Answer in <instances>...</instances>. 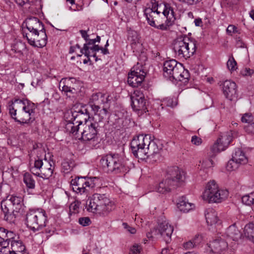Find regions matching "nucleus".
<instances>
[{"label": "nucleus", "mask_w": 254, "mask_h": 254, "mask_svg": "<svg viewBox=\"0 0 254 254\" xmlns=\"http://www.w3.org/2000/svg\"><path fill=\"white\" fill-rule=\"evenodd\" d=\"M74 162L71 160L65 159L62 163V171L64 174H67L73 169Z\"/></svg>", "instance_id": "obj_39"}, {"label": "nucleus", "mask_w": 254, "mask_h": 254, "mask_svg": "<svg viewBox=\"0 0 254 254\" xmlns=\"http://www.w3.org/2000/svg\"><path fill=\"white\" fill-rule=\"evenodd\" d=\"M175 182H172L171 180L165 177L159 184L156 187V190L162 194H166L171 192L175 190L178 186L175 184Z\"/></svg>", "instance_id": "obj_24"}, {"label": "nucleus", "mask_w": 254, "mask_h": 254, "mask_svg": "<svg viewBox=\"0 0 254 254\" xmlns=\"http://www.w3.org/2000/svg\"><path fill=\"white\" fill-rule=\"evenodd\" d=\"M147 138L148 140L146 144L145 159L151 157L155 161H156L155 157L156 156L157 159H159L161 156L160 153L162 148H159L156 142L151 139L150 135L147 134Z\"/></svg>", "instance_id": "obj_19"}, {"label": "nucleus", "mask_w": 254, "mask_h": 254, "mask_svg": "<svg viewBox=\"0 0 254 254\" xmlns=\"http://www.w3.org/2000/svg\"><path fill=\"white\" fill-rule=\"evenodd\" d=\"M254 73V70L250 68H246L241 71V73L244 76L251 75Z\"/></svg>", "instance_id": "obj_62"}, {"label": "nucleus", "mask_w": 254, "mask_h": 254, "mask_svg": "<svg viewBox=\"0 0 254 254\" xmlns=\"http://www.w3.org/2000/svg\"><path fill=\"white\" fill-rule=\"evenodd\" d=\"M227 190H220L217 184L214 180L209 182L206 186L202 198L208 202H220L228 195Z\"/></svg>", "instance_id": "obj_12"}, {"label": "nucleus", "mask_w": 254, "mask_h": 254, "mask_svg": "<svg viewBox=\"0 0 254 254\" xmlns=\"http://www.w3.org/2000/svg\"><path fill=\"white\" fill-rule=\"evenodd\" d=\"M191 141L192 144L196 145H199L201 143L202 139L196 135H193L191 137Z\"/></svg>", "instance_id": "obj_56"}, {"label": "nucleus", "mask_w": 254, "mask_h": 254, "mask_svg": "<svg viewBox=\"0 0 254 254\" xmlns=\"http://www.w3.org/2000/svg\"><path fill=\"white\" fill-rule=\"evenodd\" d=\"M144 14L150 26L162 30H167L176 19L175 8L167 2L163 3V7L157 4L156 8L155 6L145 8Z\"/></svg>", "instance_id": "obj_1"}, {"label": "nucleus", "mask_w": 254, "mask_h": 254, "mask_svg": "<svg viewBox=\"0 0 254 254\" xmlns=\"http://www.w3.org/2000/svg\"><path fill=\"white\" fill-rule=\"evenodd\" d=\"M227 66L231 72L236 70L238 68L237 63L232 55L229 56L227 62Z\"/></svg>", "instance_id": "obj_41"}, {"label": "nucleus", "mask_w": 254, "mask_h": 254, "mask_svg": "<svg viewBox=\"0 0 254 254\" xmlns=\"http://www.w3.org/2000/svg\"><path fill=\"white\" fill-rule=\"evenodd\" d=\"M242 201L244 204L249 206L254 204V202L253 200V198L252 197H251L250 193L245 195L243 196H242Z\"/></svg>", "instance_id": "obj_49"}, {"label": "nucleus", "mask_w": 254, "mask_h": 254, "mask_svg": "<svg viewBox=\"0 0 254 254\" xmlns=\"http://www.w3.org/2000/svg\"><path fill=\"white\" fill-rule=\"evenodd\" d=\"M245 130L249 134H254V122L248 124L244 127Z\"/></svg>", "instance_id": "obj_54"}, {"label": "nucleus", "mask_w": 254, "mask_h": 254, "mask_svg": "<svg viewBox=\"0 0 254 254\" xmlns=\"http://www.w3.org/2000/svg\"><path fill=\"white\" fill-rule=\"evenodd\" d=\"M141 250V245L135 244L130 247L129 254H140Z\"/></svg>", "instance_id": "obj_48"}, {"label": "nucleus", "mask_w": 254, "mask_h": 254, "mask_svg": "<svg viewBox=\"0 0 254 254\" xmlns=\"http://www.w3.org/2000/svg\"><path fill=\"white\" fill-rule=\"evenodd\" d=\"M23 181L27 189H34L35 188V181L30 173H26L24 174Z\"/></svg>", "instance_id": "obj_34"}, {"label": "nucleus", "mask_w": 254, "mask_h": 254, "mask_svg": "<svg viewBox=\"0 0 254 254\" xmlns=\"http://www.w3.org/2000/svg\"><path fill=\"white\" fill-rule=\"evenodd\" d=\"M104 125V117H100V115H95L92 120L83 125L81 138L91 148L99 147L100 139L98 134Z\"/></svg>", "instance_id": "obj_4"}, {"label": "nucleus", "mask_w": 254, "mask_h": 254, "mask_svg": "<svg viewBox=\"0 0 254 254\" xmlns=\"http://www.w3.org/2000/svg\"><path fill=\"white\" fill-rule=\"evenodd\" d=\"M222 91L225 97L231 101L237 97V85L231 80H226L223 82Z\"/></svg>", "instance_id": "obj_21"}, {"label": "nucleus", "mask_w": 254, "mask_h": 254, "mask_svg": "<svg viewBox=\"0 0 254 254\" xmlns=\"http://www.w3.org/2000/svg\"><path fill=\"white\" fill-rule=\"evenodd\" d=\"M71 4L70 9L74 11H79L83 9V3L81 0H66Z\"/></svg>", "instance_id": "obj_40"}, {"label": "nucleus", "mask_w": 254, "mask_h": 254, "mask_svg": "<svg viewBox=\"0 0 254 254\" xmlns=\"http://www.w3.org/2000/svg\"><path fill=\"white\" fill-rule=\"evenodd\" d=\"M0 247L1 249L6 248L8 247V243L5 241L4 238L0 237Z\"/></svg>", "instance_id": "obj_63"}, {"label": "nucleus", "mask_w": 254, "mask_h": 254, "mask_svg": "<svg viewBox=\"0 0 254 254\" xmlns=\"http://www.w3.org/2000/svg\"><path fill=\"white\" fill-rule=\"evenodd\" d=\"M145 72L142 66L139 64L134 66L128 74L127 83L132 87H138L140 86L144 80Z\"/></svg>", "instance_id": "obj_14"}, {"label": "nucleus", "mask_w": 254, "mask_h": 254, "mask_svg": "<svg viewBox=\"0 0 254 254\" xmlns=\"http://www.w3.org/2000/svg\"><path fill=\"white\" fill-rule=\"evenodd\" d=\"M11 51L14 53L17 54L18 56H20L23 55V51L26 49V46L25 44L21 41H15L11 45Z\"/></svg>", "instance_id": "obj_33"}, {"label": "nucleus", "mask_w": 254, "mask_h": 254, "mask_svg": "<svg viewBox=\"0 0 254 254\" xmlns=\"http://www.w3.org/2000/svg\"><path fill=\"white\" fill-rule=\"evenodd\" d=\"M201 0H183L182 3L188 5H192L199 3Z\"/></svg>", "instance_id": "obj_59"}, {"label": "nucleus", "mask_w": 254, "mask_h": 254, "mask_svg": "<svg viewBox=\"0 0 254 254\" xmlns=\"http://www.w3.org/2000/svg\"><path fill=\"white\" fill-rule=\"evenodd\" d=\"M183 246L186 250L191 249L194 247H196L191 240L185 243L183 245Z\"/></svg>", "instance_id": "obj_58"}, {"label": "nucleus", "mask_w": 254, "mask_h": 254, "mask_svg": "<svg viewBox=\"0 0 254 254\" xmlns=\"http://www.w3.org/2000/svg\"><path fill=\"white\" fill-rule=\"evenodd\" d=\"M148 140L147 134L138 135L131 140L130 148L135 157L142 160L145 159V147Z\"/></svg>", "instance_id": "obj_13"}, {"label": "nucleus", "mask_w": 254, "mask_h": 254, "mask_svg": "<svg viewBox=\"0 0 254 254\" xmlns=\"http://www.w3.org/2000/svg\"><path fill=\"white\" fill-rule=\"evenodd\" d=\"M89 29L87 30H80L79 32L81 37L85 41L83 47L81 49L80 54L77 55L78 57H81L82 55L89 56V50L92 49V46L97 42L99 43L101 41V37L97 35L95 38H90V34H89Z\"/></svg>", "instance_id": "obj_17"}, {"label": "nucleus", "mask_w": 254, "mask_h": 254, "mask_svg": "<svg viewBox=\"0 0 254 254\" xmlns=\"http://www.w3.org/2000/svg\"><path fill=\"white\" fill-rule=\"evenodd\" d=\"M89 56L84 55L87 57V59H84L83 61L84 64H87L88 62L90 61V57H93L95 58V61H97L98 60V57L96 55V53L95 52H92V50H89Z\"/></svg>", "instance_id": "obj_52"}, {"label": "nucleus", "mask_w": 254, "mask_h": 254, "mask_svg": "<svg viewBox=\"0 0 254 254\" xmlns=\"http://www.w3.org/2000/svg\"><path fill=\"white\" fill-rule=\"evenodd\" d=\"M181 70H183V64L175 60L166 61L163 64V75L172 81H174L175 76L177 78L178 71Z\"/></svg>", "instance_id": "obj_16"}, {"label": "nucleus", "mask_w": 254, "mask_h": 254, "mask_svg": "<svg viewBox=\"0 0 254 254\" xmlns=\"http://www.w3.org/2000/svg\"><path fill=\"white\" fill-rule=\"evenodd\" d=\"M30 0H14L15 2L20 6H23L24 5L29 3Z\"/></svg>", "instance_id": "obj_64"}, {"label": "nucleus", "mask_w": 254, "mask_h": 254, "mask_svg": "<svg viewBox=\"0 0 254 254\" xmlns=\"http://www.w3.org/2000/svg\"><path fill=\"white\" fill-rule=\"evenodd\" d=\"M46 163L41 170L40 176L39 177L47 179L52 176L54 167L51 162H48L47 160H46Z\"/></svg>", "instance_id": "obj_30"}, {"label": "nucleus", "mask_w": 254, "mask_h": 254, "mask_svg": "<svg viewBox=\"0 0 254 254\" xmlns=\"http://www.w3.org/2000/svg\"><path fill=\"white\" fill-rule=\"evenodd\" d=\"M22 199L20 196L9 195L1 202V206L15 209V211H20L23 206Z\"/></svg>", "instance_id": "obj_20"}, {"label": "nucleus", "mask_w": 254, "mask_h": 254, "mask_svg": "<svg viewBox=\"0 0 254 254\" xmlns=\"http://www.w3.org/2000/svg\"><path fill=\"white\" fill-rule=\"evenodd\" d=\"M110 96L108 95L98 92L92 94L90 98L89 105L95 115H100V117L106 116L108 113L107 107L110 102Z\"/></svg>", "instance_id": "obj_11"}, {"label": "nucleus", "mask_w": 254, "mask_h": 254, "mask_svg": "<svg viewBox=\"0 0 254 254\" xmlns=\"http://www.w3.org/2000/svg\"><path fill=\"white\" fill-rule=\"evenodd\" d=\"M100 164L108 173L125 174L129 171L127 160L118 153H109L102 157Z\"/></svg>", "instance_id": "obj_6"}, {"label": "nucleus", "mask_w": 254, "mask_h": 254, "mask_svg": "<svg viewBox=\"0 0 254 254\" xmlns=\"http://www.w3.org/2000/svg\"><path fill=\"white\" fill-rule=\"evenodd\" d=\"M7 108L10 117L22 126L29 125L35 120L36 107L29 100L14 98L8 102Z\"/></svg>", "instance_id": "obj_2"}, {"label": "nucleus", "mask_w": 254, "mask_h": 254, "mask_svg": "<svg viewBox=\"0 0 254 254\" xmlns=\"http://www.w3.org/2000/svg\"><path fill=\"white\" fill-rule=\"evenodd\" d=\"M238 163L234 161V160L232 158L228 161L226 166V169L229 171H233L238 168Z\"/></svg>", "instance_id": "obj_50"}, {"label": "nucleus", "mask_w": 254, "mask_h": 254, "mask_svg": "<svg viewBox=\"0 0 254 254\" xmlns=\"http://www.w3.org/2000/svg\"><path fill=\"white\" fill-rule=\"evenodd\" d=\"M47 217L45 210L31 208L26 213L25 223L28 228L35 232L46 226Z\"/></svg>", "instance_id": "obj_9"}, {"label": "nucleus", "mask_w": 254, "mask_h": 254, "mask_svg": "<svg viewBox=\"0 0 254 254\" xmlns=\"http://www.w3.org/2000/svg\"><path fill=\"white\" fill-rule=\"evenodd\" d=\"M191 241L193 242L195 246H197L199 244L201 243L202 241V236L199 235H197Z\"/></svg>", "instance_id": "obj_60"}, {"label": "nucleus", "mask_w": 254, "mask_h": 254, "mask_svg": "<svg viewBox=\"0 0 254 254\" xmlns=\"http://www.w3.org/2000/svg\"><path fill=\"white\" fill-rule=\"evenodd\" d=\"M132 36H129V40L130 41V44L133 52L139 53L142 50V44L139 42V38L136 32L131 33Z\"/></svg>", "instance_id": "obj_28"}, {"label": "nucleus", "mask_w": 254, "mask_h": 254, "mask_svg": "<svg viewBox=\"0 0 254 254\" xmlns=\"http://www.w3.org/2000/svg\"><path fill=\"white\" fill-rule=\"evenodd\" d=\"M123 225L124 228L127 229L131 234H133L136 233V229L134 227L128 225L127 223H123Z\"/></svg>", "instance_id": "obj_57"}, {"label": "nucleus", "mask_w": 254, "mask_h": 254, "mask_svg": "<svg viewBox=\"0 0 254 254\" xmlns=\"http://www.w3.org/2000/svg\"><path fill=\"white\" fill-rule=\"evenodd\" d=\"M87 210L105 217L114 209V203L104 194L94 193L86 202Z\"/></svg>", "instance_id": "obj_5"}, {"label": "nucleus", "mask_w": 254, "mask_h": 254, "mask_svg": "<svg viewBox=\"0 0 254 254\" xmlns=\"http://www.w3.org/2000/svg\"><path fill=\"white\" fill-rule=\"evenodd\" d=\"M64 118L66 124L65 129L66 132L73 135H76L79 131L80 126L83 127V122H88L87 119L89 118V113L87 110L84 108L78 111H70L64 114Z\"/></svg>", "instance_id": "obj_7"}, {"label": "nucleus", "mask_w": 254, "mask_h": 254, "mask_svg": "<svg viewBox=\"0 0 254 254\" xmlns=\"http://www.w3.org/2000/svg\"><path fill=\"white\" fill-rule=\"evenodd\" d=\"M244 235L250 240L253 241L254 239V223H250L244 228Z\"/></svg>", "instance_id": "obj_37"}, {"label": "nucleus", "mask_w": 254, "mask_h": 254, "mask_svg": "<svg viewBox=\"0 0 254 254\" xmlns=\"http://www.w3.org/2000/svg\"><path fill=\"white\" fill-rule=\"evenodd\" d=\"M232 158L234 161L240 164H244L248 162V159L245 153L240 148L235 150V153L232 155Z\"/></svg>", "instance_id": "obj_31"}, {"label": "nucleus", "mask_w": 254, "mask_h": 254, "mask_svg": "<svg viewBox=\"0 0 254 254\" xmlns=\"http://www.w3.org/2000/svg\"><path fill=\"white\" fill-rule=\"evenodd\" d=\"M196 41L186 36H180L173 44V50L175 56L186 59L194 55L196 49Z\"/></svg>", "instance_id": "obj_8"}, {"label": "nucleus", "mask_w": 254, "mask_h": 254, "mask_svg": "<svg viewBox=\"0 0 254 254\" xmlns=\"http://www.w3.org/2000/svg\"><path fill=\"white\" fill-rule=\"evenodd\" d=\"M236 134V131L231 130L228 132L226 134L219 137L210 148L212 153L211 156L215 155L217 153L224 150L230 143L232 138L237 137Z\"/></svg>", "instance_id": "obj_15"}, {"label": "nucleus", "mask_w": 254, "mask_h": 254, "mask_svg": "<svg viewBox=\"0 0 254 254\" xmlns=\"http://www.w3.org/2000/svg\"><path fill=\"white\" fill-rule=\"evenodd\" d=\"M173 230V227L165 221L159 224L154 231L157 232V234L160 235L166 243H169Z\"/></svg>", "instance_id": "obj_23"}, {"label": "nucleus", "mask_w": 254, "mask_h": 254, "mask_svg": "<svg viewBox=\"0 0 254 254\" xmlns=\"http://www.w3.org/2000/svg\"><path fill=\"white\" fill-rule=\"evenodd\" d=\"M162 105L170 107H174L177 105V101L175 98L171 97H166L162 101Z\"/></svg>", "instance_id": "obj_44"}, {"label": "nucleus", "mask_w": 254, "mask_h": 254, "mask_svg": "<svg viewBox=\"0 0 254 254\" xmlns=\"http://www.w3.org/2000/svg\"><path fill=\"white\" fill-rule=\"evenodd\" d=\"M199 166L200 167L201 169H207L213 167V161L212 159H206L200 161V164Z\"/></svg>", "instance_id": "obj_45"}, {"label": "nucleus", "mask_w": 254, "mask_h": 254, "mask_svg": "<svg viewBox=\"0 0 254 254\" xmlns=\"http://www.w3.org/2000/svg\"><path fill=\"white\" fill-rule=\"evenodd\" d=\"M226 31L228 35H232V33L238 32V28L233 25H230L227 27Z\"/></svg>", "instance_id": "obj_55"}, {"label": "nucleus", "mask_w": 254, "mask_h": 254, "mask_svg": "<svg viewBox=\"0 0 254 254\" xmlns=\"http://www.w3.org/2000/svg\"><path fill=\"white\" fill-rule=\"evenodd\" d=\"M78 223L83 226H87L91 224V221L88 217H80L78 219Z\"/></svg>", "instance_id": "obj_51"}, {"label": "nucleus", "mask_w": 254, "mask_h": 254, "mask_svg": "<svg viewBox=\"0 0 254 254\" xmlns=\"http://www.w3.org/2000/svg\"><path fill=\"white\" fill-rule=\"evenodd\" d=\"M254 120V117L251 113H245L241 118V121L243 123H248V124L252 123Z\"/></svg>", "instance_id": "obj_47"}, {"label": "nucleus", "mask_w": 254, "mask_h": 254, "mask_svg": "<svg viewBox=\"0 0 254 254\" xmlns=\"http://www.w3.org/2000/svg\"><path fill=\"white\" fill-rule=\"evenodd\" d=\"M205 217L206 222L208 225H220L221 221L219 220L216 211L212 208L207 209L205 213Z\"/></svg>", "instance_id": "obj_26"}, {"label": "nucleus", "mask_w": 254, "mask_h": 254, "mask_svg": "<svg viewBox=\"0 0 254 254\" xmlns=\"http://www.w3.org/2000/svg\"><path fill=\"white\" fill-rule=\"evenodd\" d=\"M55 231V228L53 226H48L45 229V233L48 235L49 236L52 235Z\"/></svg>", "instance_id": "obj_61"}, {"label": "nucleus", "mask_w": 254, "mask_h": 254, "mask_svg": "<svg viewBox=\"0 0 254 254\" xmlns=\"http://www.w3.org/2000/svg\"><path fill=\"white\" fill-rule=\"evenodd\" d=\"M96 177L88 178L76 177L70 181V185L74 192L86 198L95 187Z\"/></svg>", "instance_id": "obj_10"}, {"label": "nucleus", "mask_w": 254, "mask_h": 254, "mask_svg": "<svg viewBox=\"0 0 254 254\" xmlns=\"http://www.w3.org/2000/svg\"><path fill=\"white\" fill-rule=\"evenodd\" d=\"M81 202L78 200H75L72 202L69 207V214L72 215V214L78 213L79 211V207Z\"/></svg>", "instance_id": "obj_43"}, {"label": "nucleus", "mask_w": 254, "mask_h": 254, "mask_svg": "<svg viewBox=\"0 0 254 254\" xmlns=\"http://www.w3.org/2000/svg\"><path fill=\"white\" fill-rule=\"evenodd\" d=\"M177 206L180 211L187 213L194 207V204L189 202L185 197L182 196L178 200Z\"/></svg>", "instance_id": "obj_29"}, {"label": "nucleus", "mask_w": 254, "mask_h": 254, "mask_svg": "<svg viewBox=\"0 0 254 254\" xmlns=\"http://www.w3.org/2000/svg\"><path fill=\"white\" fill-rule=\"evenodd\" d=\"M1 208L4 214V220L10 224L14 223L20 211H15L14 209L3 206H1Z\"/></svg>", "instance_id": "obj_25"}, {"label": "nucleus", "mask_w": 254, "mask_h": 254, "mask_svg": "<svg viewBox=\"0 0 254 254\" xmlns=\"http://www.w3.org/2000/svg\"><path fill=\"white\" fill-rule=\"evenodd\" d=\"M6 236L4 237V239L5 241H7V243H8V245L9 244V242H11L12 240H15L14 239V233L13 232L10 231H8L6 229V231L5 233Z\"/></svg>", "instance_id": "obj_53"}, {"label": "nucleus", "mask_w": 254, "mask_h": 254, "mask_svg": "<svg viewBox=\"0 0 254 254\" xmlns=\"http://www.w3.org/2000/svg\"><path fill=\"white\" fill-rule=\"evenodd\" d=\"M44 165L43 161L41 159H37L35 161L34 166L30 168V172L36 176H40V172Z\"/></svg>", "instance_id": "obj_36"}, {"label": "nucleus", "mask_w": 254, "mask_h": 254, "mask_svg": "<svg viewBox=\"0 0 254 254\" xmlns=\"http://www.w3.org/2000/svg\"><path fill=\"white\" fill-rule=\"evenodd\" d=\"M62 84H63L62 87V91L64 92L67 96L68 93L75 94L76 92L75 87L74 86H70V82L69 80H66L65 82H63ZM68 96L70 97V95Z\"/></svg>", "instance_id": "obj_38"}, {"label": "nucleus", "mask_w": 254, "mask_h": 254, "mask_svg": "<svg viewBox=\"0 0 254 254\" xmlns=\"http://www.w3.org/2000/svg\"><path fill=\"white\" fill-rule=\"evenodd\" d=\"M141 100L144 99V95L142 91L140 89H135L133 93L130 96V100L132 99Z\"/></svg>", "instance_id": "obj_46"}, {"label": "nucleus", "mask_w": 254, "mask_h": 254, "mask_svg": "<svg viewBox=\"0 0 254 254\" xmlns=\"http://www.w3.org/2000/svg\"><path fill=\"white\" fill-rule=\"evenodd\" d=\"M131 105L133 110L138 112V114H142L147 111L145 99H132L131 100Z\"/></svg>", "instance_id": "obj_27"}, {"label": "nucleus", "mask_w": 254, "mask_h": 254, "mask_svg": "<svg viewBox=\"0 0 254 254\" xmlns=\"http://www.w3.org/2000/svg\"><path fill=\"white\" fill-rule=\"evenodd\" d=\"M177 78L175 76L174 78V80L180 81L183 82L184 83H187L189 81L190 75L188 70H185L183 66V70H179Z\"/></svg>", "instance_id": "obj_35"}, {"label": "nucleus", "mask_w": 254, "mask_h": 254, "mask_svg": "<svg viewBox=\"0 0 254 254\" xmlns=\"http://www.w3.org/2000/svg\"><path fill=\"white\" fill-rule=\"evenodd\" d=\"M210 253L213 254H225L228 249L227 243L222 239H216L211 242L208 246Z\"/></svg>", "instance_id": "obj_22"}, {"label": "nucleus", "mask_w": 254, "mask_h": 254, "mask_svg": "<svg viewBox=\"0 0 254 254\" xmlns=\"http://www.w3.org/2000/svg\"><path fill=\"white\" fill-rule=\"evenodd\" d=\"M109 46L108 40H107L104 48L100 47L99 45L95 44L93 46H92V52H98L99 51H101V53L103 55H108L109 54V51L107 47Z\"/></svg>", "instance_id": "obj_42"}, {"label": "nucleus", "mask_w": 254, "mask_h": 254, "mask_svg": "<svg viewBox=\"0 0 254 254\" xmlns=\"http://www.w3.org/2000/svg\"><path fill=\"white\" fill-rule=\"evenodd\" d=\"M22 27L26 28L28 32L23 30V35L26 37L28 43L34 47H44L46 45L47 36L42 22L37 17H29L22 24Z\"/></svg>", "instance_id": "obj_3"}, {"label": "nucleus", "mask_w": 254, "mask_h": 254, "mask_svg": "<svg viewBox=\"0 0 254 254\" xmlns=\"http://www.w3.org/2000/svg\"><path fill=\"white\" fill-rule=\"evenodd\" d=\"M225 234L227 237L233 241H237L241 237L240 232L235 225L229 226L227 229Z\"/></svg>", "instance_id": "obj_32"}, {"label": "nucleus", "mask_w": 254, "mask_h": 254, "mask_svg": "<svg viewBox=\"0 0 254 254\" xmlns=\"http://www.w3.org/2000/svg\"><path fill=\"white\" fill-rule=\"evenodd\" d=\"M165 177L175 182V184L178 187L182 186L186 179V173L177 166L168 167L166 170Z\"/></svg>", "instance_id": "obj_18"}]
</instances>
